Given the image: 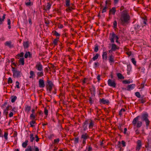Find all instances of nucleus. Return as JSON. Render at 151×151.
<instances>
[{"label":"nucleus","instance_id":"obj_1","mask_svg":"<svg viewBox=\"0 0 151 151\" xmlns=\"http://www.w3.org/2000/svg\"><path fill=\"white\" fill-rule=\"evenodd\" d=\"M119 18V22L122 25L125 26L128 24L131 18L128 10L125 9L121 12Z\"/></svg>","mask_w":151,"mask_h":151},{"label":"nucleus","instance_id":"obj_2","mask_svg":"<svg viewBox=\"0 0 151 151\" xmlns=\"http://www.w3.org/2000/svg\"><path fill=\"white\" fill-rule=\"evenodd\" d=\"M139 116H138L134 118L132 124L134 126H136L137 127H140L142 124V122L140 121H139Z\"/></svg>","mask_w":151,"mask_h":151},{"label":"nucleus","instance_id":"obj_3","mask_svg":"<svg viewBox=\"0 0 151 151\" xmlns=\"http://www.w3.org/2000/svg\"><path fill=\"white\" fill-rule=\"evenodd\" d=\"M12 71L13 72V75L14 78H18L21 76L22 73L20 71H18L17 69L15 68L12 66Z\"/></svg>","mask_w":151,"mask_h":151},{"label":"nucleus","instance_id":"obj_4","mask_svg":"<svg viewBox=\"0 0 151 151\" xmlns=\"http://www.w3.org/2000/svg\"><path fill=\"white\" fill-rule=\"evenodd\" d=\"M89 138V136L87 133H83L81 135V139L82 140V144L83 146H84L86 144V139Z\"/></svg>","mask_w":151,"mask_h":151},{"label":"nucleus","instance_id":"obj_5","mask_svg":"<svg viewBox=\"0 0 151 151\" xmlns=\"http://www.w3.org/2000/svg\"><path fill=\"white\" fill-rule=\"evenodd\" d=\"M148 115L147 113L144 114L142 115V119L145 122L146 127L147 129H148L150 123V121L148 118Z\"/></svg>","mask_w":151,"mask_h":151},{"label":"nucleus","instance_id":"obj_6","mask_svg":"<svg viewBox=\"0 0 151 151\" xmlns=\"http://www.w3.org/2000/svg\"><path fill=\"white\" fill-rule=\"evenodd\" d=\"M108 84L109 86L113 87H115L116 86L115 81L110 79L108 80Z\"/></svg>","mask_w":151,"mask_h":151},{"label":"nucleus","instance_id":"obj_7","mask_svg":"<svg viewBox=\"0 0 151 151\" xmlns=\"http://www.w3.org/2000/svg\"><path fill=\"white\" fill-rule=\"evenodd\" d=\"M47 89L51 92L52 90L53 86L52 83L50 81L47 80Z\"/></svg>","mask_w":151,"mask_h":151},{"label":"nucleus","instance_id":"obj_8","mask_svg":"<svg viewBox=\"0 0 151 151\" xmlns=\"http://www.w3.org/2000/svg\"><path fill=\"white\" fill-rule=\"evenodd\" d=\"M35 68L38 71H43L42 66L40 63L39 62L37 63L35 66Z\"/></svg>","mask_w":151,"mask_h":151},{"label":"nucleus","instance_id":"obj_9","mask_svg":"<svg viewBox=\"0 0 151 151\" xmlns=\"http://www.w3.org/2000/svg\"><path fill=\"white\" fill-rule=\"evenodd\" d=\"M142 21L141 23L142 27H143L144 26L146 25L147 24V20L146 17H143L142 18Z\"/></svg>","mask_w":151,"mask_h":151},{"label":"nucleus","instance_id":"obj_10","mask_svg":"<svg viewBox=\"0 0 151 151\" xmlns=\"http://www.w3.org/2000/svg\"><path fill=\"white\" fill-rule=\"evenodd\" d=\"M116 11V7H113L111 9H110L109 11V16L111 14L114 15Z\"/></svg>","mask_w":151,"mask_h":151},{"label":"nucleus","instance_id":"obj_11","mask_svg":"<svg viewBox=\"0 0 151 151\" xmlns=\"http://www.w3.org/2000/svg\"><path fill=\"white\" fill-rule=\"evenodd\" d=\"M39 86L40 88H43L45 86V84L44 80L42 79H40L39 81Z\"/></svg>","mask_w":151,"mask_h":151},{"label":"nucleus","instance_id":"obj_12","mask_svg":"<svg viewBox=\"0 0 151 151\" xmlns=\"http://www.w3.org/2000/svg\"><path fill=\"white\" fill-rule=\"evenodd\" d=\"M142 146L141 142L140 140H138L137 142V146L136 147L137 150H139Z\"/></svg>","mask_w":151,"mask_h":151},{"label":"nucleus","instance_id":"obj_13","mask_svg":"<svg viewBox=\"0 0 151 151\" xmlns=\"http://www.w3.org/2000/svg\"><path fill=\"white\" fill-rule=\"evenodd\" d=\"M88 121V123H89L88 127L89 129H92L94 126V122L91 120Z\"/></svg>","mask_w":151,"mask_h":151},{"label":"nucleus","instance_id":"obj_14","mask_svg":"<svg viewBox=\"0 0 151 151\" xmlns=\"http://www.w3.org/2000/svg\"><path fill=\"white\" fill-rule=\"evenodd\" d=\"M88 121H85L84 123H83V130L84 131H86L87 129V126H88Z\"/></svg>","mask_w":151,"mask_h":151},{"label":"nucleus","instance_id":"obj_15","mask_svg":"<svg viewBox=\"0 0 151 151\" xmlns=\"http://www.w3.org/2000/svg\"><path fill=\"white\" fill-rule=\"evenodd\" d=\"M4 45L6 46L9 47L11 48L13 47L12 45V42L10 41H6L4 43Z\"/></svg>","mask_w":151,"mask_h":151},{"label":"nucleus","instance_id":"obj_16","mask_svg":"<svg viewBox=\"0 0 151 151\" xmlns=\"http://www.w3.org/2000/svg\"><path fill=\"white\" fill-rule=\"evenodd\" d=\"M140 26L139 24H136L134 25V30L136 32L138 31L141 29Z\"/></svg>","mask_w":151,"mask_h":151},{"label":"nucleus","instance_id":"obj_17","mask_svg":"<svg viewBox=\"0 0 151 151\" xmlns=\"http://www.w3.org/2000/svg\"><path fill=\"white\" fill-rule=\"evenodd\" d=\"M68 8L65 9V11L67 12L70 13V12L73 10L74 9V8L73 7H70V6H68Z\"/></svg>","mask_w":151,"mask_h":151},{"label":"nucleus","instance_id":"obj_18","mask_svg":"<svg viewBox=\"0 0 151 151\" xmlns=\"http://www.w3.org/2000/svg\"><path fill=\"white\" fill-rule=\"evenodd\" d=\"M101 102L104 104H108L109 103V101L108 100L105 99H102L101 100Z\"/></svg>","mask_w":151,"mask_h":151},{"label":"nucleus","instance_id":"obj_19","mask_svg":"<svg viewBox=\"0 0 151 151\" xmlns=\"http://www.w3.org/2000/svg\"><path fill=\"white\" fill-rule=\"evenodd\" d=\"M111 49V50L114 51L117 49H118L119 47H117L115 44H112Z\"/></svg>","mask_w":151,"mask_h":151},{"label":"nucleus","instance_id":"obj_20","mask_svg":"<svg viewBox=\"0 0 151 151\" xmlns=\"http://www.w3.org/2000/svg\"><path fill=\"white\" fill-rule=\"evenodd\" d=\"M30 76H29L30 78L33 79L35 77V74L33 71H31L29 73Z\"/></svg>","mask_w":151,"mask_h":151},{"label":"nucleus","instance_id":"obj_21","mask_svg":"<svg viewBox=\"0 0 151 151\" xmlns=\"http://www.w3.org/2000/svg\"><path fill=\"white\" fill-rule=\"evenodd\" d=\"M107 52H103L102 54V59L103 60H106L107 59Z\"/></svg>","mask_w":151,"mask_h":151},{"label":"nucleus","instance_id":"obj_22","mask_svg":"<svg viewBox=\"0 0 151 151\" xmlns=\"http://www.w3.org/2000/svg\"><path fill=\"white\" fill-rule=\"evenodd\" d=\"M23 46L24 48H27L29 46V42L26 41L23 42Z\"/></svg>","mask_w":151,"mask_h":151},{"label":"nucleus","instance_id":"obj_23","mask_svg":"<svg viewBox=\"0 0 151 151\" xmlns=\"http://www.w3.org/2000/svg\"><path fill=\"white\" fill-rule=\"evenodd\" d=\"M135 86V85L132 84V85H129L128 86L127 90L128 91L130 90L133 89Z\"/></svg>","mask_w":151,"mask_h":151},{"label":"nucleus","instance_id":"obj_24","mask_svg":"<svg viewBox=\"0 0 151 151\" xmlns=\"http://www.w3.org/2000/svg\"><path fill=\"white\" fill-rule=\"evenodd\" d=\"M6 15L5 14H3L2 17V18L1 19L0 17V24H2L3 22L4 21V20L5 18Z\"/></svg>","mask_w":151,"mask_h":151},{"label":"nucleus","instance_id":"obj_25","mask_svg":"<svg viewBox=\"0 0 151 151\" xmlns=\"http://www.w3.org/2000/svg\"><path fill=\"white\" fill-rule=\"evenodd\" d=\"M19 62L20 64L23 65H24V59L23 58H20L19 61Z\"/></svg>","mask_w":151,"mask_h":151},{"label":"nucleus","instance_id":"obj_26","mask_svg":"<svg viewBox=\"0 0 151 151\" xmlns=\"http://www.w3.org/2000/svg\"><path fill=\"white\" fill-rule=\"evenodd\" d=\"M31 109V107L29 106H27L25 107V111L27 113H29Z\"/></svg>","mask_w":151,"mask_h":151},{"label":"nucleus","instance_id":"obj_27","mask_svg":"<svg viewBox=\"0 0 151 151\" xmlns=\"http://www.w3.org/2000/svg\"><path fill=\"white\" fill-rule=\"evenodd\" d=\"M36 115L35 113H32L30 116V118L31 119H35L36 118Z\"/></svg>","mask_w":151,"mask_h":151},{"label":"nucleus","instance_id":"obj_28","mask_svg":"<svg viewBox=\"0 0 151 151\" xmlns=\"http://www.w3.org/2000/svg\"><path fill=\"white\" fill-rule=\"evenodd\" d=\"M51 5L50 4L49 2H48L47 3V5L46 7V8H45V10H49L51 8Z\"/></svg>","mask_w":151,"mask_h":151},{"label":"nucleus","instance_id":"obj_29","mask_svg":"<svg viewBox=\"0 0 151 151\" xmlns=\"http://www.w3.org/2000/svg\"><path fill=\"white\" fill-rule=\"evenodd\" d=\"M31 54L29 52H26L24 55V57L25 58H27L28 57H31Z\"/></svg>","mask_w":151,"mask_h":151},{"label":"nucleus","instance_id":"obj_30","mask_svg":"<svg viewBox=\"0 0 151 151\" xmlns=\"http://www.w3.org/2000/svg\"><path fill=\"white\" fill-rule=\"evenodd\" d=\"M109 62L110 63H114V57L112 55H110L109 57Z\"/></svg>","mask_w":151,"mask_h":151},{"label":"nucleus","instance_id":"obj_31","mask_svg":"<svg viewBox=\"0 0 151 151\" xmlns=\"http://www.w3.org/2000/svg\"><path fill=\"white\" fill-rule=\"evenodd\" d=\"M28 142V141L27 140H26L24 142H23L22 143V147L24 148H26L27 147V143Z\"/></svg>","mask_w":151,"mask_h":151},{"label":"nucleus","instance_id":"obj_32","mask_svg":"<svg viewBox=\"0 0 151 151\" xmlns=\"http://www.w3.org/2000/svg\"><path fill=\"white\" fill-rule=\"evenodd\" d=\"M65 5L66 7L70 6V0H65Z\"/></svg>","mask_w":151,"mask_h":151},{"label":"nucleus","instance_id":"obj_33","mask_svg":"<svg viewBox=\"0 0 151 151\" xmlns=\"http://www.w3.org/2000/svg\"><path fill=\"white\" fill-rule=\"evenodd\" d=\"M40 72H38L37 73V75L38 77H41L43 76L44 74L43 71H40Z\"/></svg>","mask_w":151,"mask_h":151},{"label":"nucleus","instance_id":"obj_34","mask_svg":"<svg viewBox=\"0 0 151 151\" xmlns=\"http://www.w3.org/2000/svg\"><path fill=\"white\" fill-rule=\"evenodd\" d=\"M60 140V139L59 138L55 139L53 143L55 145H57L59 143Z\"/></svg>","mask_w":151,"mask_h":151},{"label":"nucleus","instance_id":"obj_35","mask_svg":"<svg viewBox=\"0 0 151 151\" xmlns=\"http://www.w3.org/2000/svg\"><path fill=\"white\" fill-rule=\"evenodd\" d=\"M52 34L53 35H55L56 36H59L60 35L58 33L57 31H53L52 32Z\"/></svg>","mask_w":151,"mask_h":151},{"label":"nucleus","instance_id":"obj_36","mask_svg":"<svg viewBox=\"0 0 151 151\" xmlns=\"http://www.w3.org/2000/svg\"><path fill=\"white\" fill-rule=\"evenodd\" d=\"M7 24L9 25L8 27V28L9 29H10L11 28V21L10 19H8L7 20Z\"/></svg>","mask_w":151,"mask_h":151},{"label":"nucleus","instance_id":"obj_37","mask_svg":"<svg viewBox=\"0 0 151 151\" xmlns=\"http://www.w3.org/2000/svg\"><path fill=\"white\" fill-rule=\"evenodd\" d=\"M25 151H33L32 147L30 146H28L25 149Z\"/></svg>","mask_w":151,"mask_h":151},{"label":"nucleus","instance_id":"obj_38","mask_svg":"<svg viewBox=\"0 0 151 151\" xmlns=\"http://www.w3.org/2000/svg\"><path fill=\"white\" fill-rule=\"evenodd\" d=\"M118 77L120 79H124V77L120 73H118L117 74Z\"/></svg>","mask_w":151,"mask_h":151},{"label":"nucleus","instance_id":"obj_39","mask_svg":"<svg viewBox=\"0 0 151 151\" xmlns=\"http://www.w3.org/2000/svg\"><path fill=\"white\" fill-rule=\"evenodd\" d=\"M25 4L27 6H32L33 5V3L31 2L30 1L29 2H25Z\"/></svg>","mask_w":151,"mask_h":151},{"label":"nucleus","instance_id":"obj_40","mask_svg":"<svg viewBox=\"0 0 151 151\" xmlns=\"http://www.w3.org/2000/svg\"><path fill=\"white\" fill-rule=\"evenodd\" d=\"M99 56V55L98 54H96V55L95 56H94L92 58L93 60L94 61L96 60L98 58Z\"/></svg>","mask_w":151,"mask_h":151},{"label":"nucleus","instance_id":"obj_41","mask_svg":"<svg viewBox=\"0 0 151 151\" xmlns=\"http://www.w3.org/2000/svg\"><path fill=\"white\" fill-rule=\"evenodd\" d=\"M35 139V137H34L33 134H31L30 135V141L31 142H32Z\"/></svg>","mask_w":151,"mask_h":151},{"label":"nucleus","instance_id":"obj_42","mask_svg":"<svg viewBox=\"0 0 151 151\" xmlns=\"http://www.w3.org/2000/svg\"><path fill=\"white\" fill-rule=\"evenodd\" d=\"M17 99V97L16 96H14L12 97L11 99V102L12 103L14 102Z\"/></svg>","mask_w":151,"mask_h":151},{"label":"nucleus","instance_id":"obj_43","mask_svg":"<svg viewBox=\"0 0 151 151\" xmlns=\"http://www.w3.org/2000/svg\"><path fill=\"white\" fill-rule=\"evenodd\" d=\"M7 104V102H5L4 104H2L1 106V107L2 109H4L6 107V105Z\"/></svg>","mask_w":151,"mask_h":151},{"label":"nucleus","instance_id":"obj_44","mask_svg":"<svg viewBox=\"0 0 151 151\" xmlns=\"http://www.w3.org/2000/svg\"><path fill=\"white\" fill-rule=\"evenodd\" d=\"M12 108V106L10 105H8L6 107H5V108H4V110H6V111H9V110L11 108Z\"/></svg>","mask_w":151,"mask_h":151},{"label":"nucleus","instance_id":"obj_45","mask_svg":"<svg viewBox=\"0 0 151 151\" xmlns=\"http://www.w3.org/2000/svg\"><path fill=\"white\" fill-rule=\"evenodd\" d=\"M117 23L116 20H115L113 22V27L114 29L116 28H117Z\"/></svg>","mask_w":151,"mask_h":151},{"label":"nucleus","instance_id":"obj_46","mask_svg":"<svg viewBox=\"0 0 151 151\" xmlns=\"http://www.w3.org/2000/svg\"><path fill=\"white\" fill-rule=\"evenodd\" d=\"M106 6H107V5H111V0H106L105 1Z\"/></svg>","mask_w":151,"mask_h":151},{"label":"nucleus","instance_id":"obj_47","mask_svg":"<svg viewBox=\"0 0 151 151\" xmlns=\"http://www.w3.org/2000/svg\"><path fill=\"white\" fill-rule=\"evenodd\" d=\"M58 39L59 38H56L54 40L53 42L55 45H57V42L59 41L58 40Z\"/></svg>","mask_w":151,"mask_h":151},{"label":"nucleus","instance_id":"obj_48","mask_svg":"<svg viewBox=\"0 0 151 151\" xmlns=\"http://www.w3.org/2000/svg\"><path fill=\"white\" fill-rule=\"evenodd\" d=\"M107 8L108 7L107 6H105L103 9L102 13H104L106 12Z\"/></svg>","mask_w":151,"mask_h":151},{"label":"nucleus","instance_id":"obj_49","mask_svg":"<svg viewBox=\"0 0 151 151\" xmlns=\"http://www.w3.org/2000/svg\"><path fill=\"white\" fill-rule=\"evenodd\" d=\"M35 123V122L34 121L32 120V121L30 122L29 124L31 127H33L34 126L33 124H34Z\"/></svg>","mask_w":151,"mask_h":151},{"label":"nucleus","instance_id":"obj_50","mask_svg":"<svg viewBox=\"0 0 151 151\" xmlns=\"http://www.w3.org/2000/svg\"><path fill=\"white\" fill-rule=\"evenodd\" d=\"M110 35L111 36V38H118L114 32L110 34Z\"/></svg>","mask_w":151,"mask_h":151},{"label":"nucleus","instance_id":"obj_51","mask_svg":"<svg viewBox=\"0 0 151 151\" xmlns=\"http://www.w3.org/2000/svg\"><path fill=\"white\" fill-rule=\"evenodd\" d=\"M125 109H121L119 112V114L120 115H122V113L123 112H125Z\"/></svg>","mask_w":151,"mask_h":151},{"label":"nucleus","instance_id":"obj_52","mask_svg":"<svg viewBox=\"0 0 151 151\" xmlns=\"http://www.w3.org/2000/svg\"><path fill=\"white\" fill-rule=\"evenodd\" d=\"M131 69L132 67L130 65H127V71H130L131 70Z\"/></svg>","mask_w":151,"mask_h":151},{"label":"nucleus","instance_id":"obj_53","mask_svg":"<svg viewBox=\"0 0 151 151\" xmlns=\"http://www.w3.org/2000/svg\"><path fill=\"white\" fill-rule=\"evenodd\" d=\"M74 141L75 144H77L78 142L79 138L78 137L75 138L74 139Z\"/></svg>","mask_w":151,"mask_h":151},{"label":"nucleus","instance_id":"obj_54","mask_svg":"<svg viewBox=\"0 0 151 151\" xmlns=\"http://www.w3.org/2000/svg\"><path fill=\"white\" fill-rule=\"evenodd\" d=\"M135 95L138 98H139L141 97L139 92H137L135 93Z\"/></svg>","mask_w":151,"mask_h":151},{"label":"nucleus","instance_id":"obj_55","mask_svg":"<svg viewBox=\"0 0 151 151\" xmlns=\"http://www.w3.org/2000/svg\"><path fill=\"white\" fill-rule=\"evenodd\" d=\"M8 133L7 132H5L4 134V137L5 139L6 140H7L8 139Z\"/></svg>","mask_w":151,"mask_h":151},{"label":"nucleus","instance_id":"obj_56","mask_svg":"<svg viewBox=\"0 0 151 151\" xmlns=\"http://www.w3.org/2000/svg\"><path fill=\"white\" fill-rule=\"evenodd\" d=\"M98 50H99V48H98V45H95V47L94 48V51L95 52H97L98 51Z\"/></svg>","mask_w":151,"mask_h":151},{"label":"nucleus","instance_id":"obj_57","mask_svg":"<svg viewBox=\"0 0 151 151\" xmlns=\"http://www.w3.org/2000/svg\"><path fill=\"white\" fill-rule=\"evenodd\" d=\"M44 112L45 114L46 115H48V111L46 108H45V109H44Z\"/></svg>","mask_w":151,"mask_h":151},{"label":"nucleus","instance_id":"obj_58","mask_svg":"<svg viewBox=\"0 0 151 151\" xmlns=\"http://www.w3.org/2000/svg\"><path fill=\"white\" fill-rule=\"evenodd\" d=\"M86 150H87V151H91L92 148L91 146H89L88 147H86Z\"/></svg>","mask_w":151,"mask_h":151},{"label":"nucleus","instance_id":"obj_59","mask_svg":"<svg viewBox=\"0 0 151 151\" xmlns=\"http://www.w3.org/2000/svg\"><path fill=\"white\" fill-rule=\"evenodd\" d=\"M8 82L9 83H12V80L11 78H9Z\"/></svg>","mask_w":151,"mask_h":151},{"label":"nucleus","instance_id":"obj_60","mask_svg":"<svg viewBox=\"0 0 151 151\" xmlns=\"http://www.w3.org/2000/svg\"><path fill=\"white\" fill-rule=\"evenodd\" d=\"M19 82L17 81L16 82V87L18 88H20L19 86Z\"/></svg>","mask_w":151,"mask_h":151},{"label":"nucleus","instance_id":"obj_61","mask_svg":"<svg viewBox=\"0 0 151 151\" xmlns=\"http://www.w3.org/2000/svg\"><path fill=\"white\" fill-rule=\"evenodd\" d=\"M24 55V53L23 52H22L20 54L18 55L17 56H19L20 57L23 58Z\"/></svg>","mask_w":151,"mask_h":151},{"label":"nucleus","instance_id":"obj_62","mask_svg":"<svg viewBox=\"0 0 151 151\" xmlns=\"http://www.w3.org/2000/svg\"><path fill=\"white\" fill-rule=\"evenodd\" d=\"M123 82L124 84H127L129 83H130V82L129 81L127 80L123 81Z\"/></svg>","mask_w":151,"mask_h":151},{"label":"nucleus","instance_id":"obj_63","mask_svg":"<svg viewBox=\"0 0 151 151\" xmlns=\"http://www.w3.org/2000/svg\"><path fill=\"white\" fill-rule=\"evenodd\" d=\"M131 60H132V63H133V64L134 65H135L136 64V61L135 60V59L134 58H132L131 59Z\"/></svg>","mask_w":151,"mask_h":151},{"label":"nucleus","instance_id":"obj_64","mask_svg":"<svg viewBox=\"0 0 151 151\" xmlns=\"http://www.w3.org/2000/svg\"><path fill=\"white\" fill-rule=\"evenodd\" d=\"M3 113L6 116H7L8 114V111L4 110Z\"/></svg>","mask_w":151,"mask_h":151}]
</instances>
